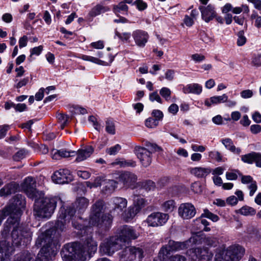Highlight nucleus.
Wrapping results in <instances>:
<instances>
[{
  "instance_id": "1",
  "label": "nucleus",
  "mask_w": 261,
  "mask_h": 261,
  "mask_svg": "<svg viewBox=\"0 0 261 261\" xmlns=\"http://www.w3.org/2000/svg\"><path fill=\"white\" fill-rule=\"evenodd\" d=\"M25 206L24 197L17 194L10 200L9 204L2 211H0V225L5 217L10 216L2 232L4 239H6L10 228L13 227L10 238L12 241L11 245L8 240L0 241V261H8L9 259L14 251V246H18L22 243L23 245L27 244L31 240L32 232L30 230L19 226L20 217Z\"/></svg>"
},
{
  "instance_id": "2",
  "label": "nucleus",
  "mask_w": 261,
  "mask_h": 261,
  "mask_svg": "<svg viewBox=\"0 0 261 261\" xmlns=\"http://www.w3.org/2000/svg\"><path fill=\"white\" fill-rule=\"evenodd\" d=\"M89 204L88 199L84 197H79L75 202L71 205L65 207L62 205L60 207L58 218L55 224V228L58 232H62L65 230L69 225L70 220L74 228L82 230L84 226L80 222L74 221L76 217L75 216V212L81 213L87 208Z\"/></svg>"
},
{
  "instance_id": "3",
  "label": "nucleus",
  "mask_w": 261,
  "mask_h": 261,
  "mask_svg": "<svg viewBox=\"0 0 261 261\" xmlns=\"http://www.w3.org/2000/svg\"><path fill=\"white\" fill-rule=\"evenodd\" d=\"M97 245V243L89 237L83 244L73 242L65 245L61 255L64 261H85L96 252Z\"/></svg>"
},
{
  "instance_id": "4",
  "label": "nucleus",
  "mask_w": 261,
  "mask_h": 261,
  "mask_svg": "<svg viewBox=\"0 0 261 261\" xmlns=\"http://www.w3.org/2000/svg\"><path fill=\"white\" fill-rule=\"evenodd\" d=\"M139 234L130 226H123L120 228L119 238L111 237L106 239L99 246V250L103 254L112 255L115 251L122 248L123 243L129 240L136 239Z\"/></svg>"
},
{
  "instance_id": "5",
  "label": "nucleus",
  "mask_w": 261,
  "mask_h": 261,
  "mask_svg": "<svg viewBox=\"0 0 261 261\" xmlns=\"http://www.w3.org/2000/svg\"><path fill=\"white\" fill-rule=\"evenodd\" d=\"M38 247L42 246L37 255L36 261H50L56 256L60 247L57 238H54L51 235L50 230H46L38 237L36 242Z\"/></svg>"
},
{
  "instance_id": "6",
  "label": "nucleus",
  "mask_w": 261,
  "mask_h": 261,
  "mask_svg": "<svg viewBox=\"0 0 261 261\" xmlns=\"http://www.w3.org/2000/svg\"><path fill=\"white\" fill-rule=\"evenodd\" d=\"M37 197L34 204V215L41 218H49L55 212L58 203L63 204V201L60 196Z\"/></svg>"
},
{
  "instance_id": "7",
  "label": "nucleus",
  "mask_w": 261,
  "mask_h": 261,
  "mask_svg": "<svg viewBox=\"0 0 261 261\" xmlns=\"http://www.w3.org/2000/svg\"><path fill=\"white\" fill-rule=\"evenodd\" d=\"M245 249L239 245H232L225 248L224 245L216 249L215 261H239L243 257Z\"/></svg>"
},
{
  "instance_id": "8",
  "label": "nucleus",
  "mask_w": 261,
  "mask_h": 261,
  "mask_svg": "<svg viewBox=\"0 0 261 261\" xmlns=\"http://www.w3.org/2000/svg\"><path fill=\"white\" fill-rule=\"evenodd\" d=\"M104 202L98 200L92 206V210L89 219L91 225L97 226L107 229L110 227L112 219L109 215L104 213Z\"/></svg>"
},
{
  "instance_id": "9",
  "label": "nucleus",
  "mask_w": 261,
  "mask_h": 261,
  "mask_svg": "<svg viewBox=\"0 0 261 261\" xmlns=\"http://www.w3.org/2000/svg\"><path fill=\"white\" fill-rule=\"evenodd\" d=\"M144 194L142 189H140V191L136 190L133 195V205L129 206L127 211L125 212L123 215V218L126 221H129L139 213L140 211L145 207L146 201L141 195Z\"/></svg>"
},
{
  "instance_id": "10",
  "label": "nucleus",
  "mask_w": 261,
  "mask_h": 261,
  "mask_svg": "<svg viewBox=\"0 0 261 261\" xmlns=\"http://www.w3.org/2000/svg\"><path fill=\"white\" fill-rule=\"evenodd\" d=\"M169 219L168 214L156 212L148 216L145 222L148 226L158 227L164 225Z\"/></svg>"
},
{
  "instance_id": "11",
  "label": "nucleus",
  "mask_w": 261,
  "mask_h": 261,
  "mask_svg": "<svg viewBox=\"0 0 261 261\" xmlns=\"http://www.w3.org/2000/svg\"><path fill=\"white\" fill-rule=\"evenodd\" d=\"M22 187L28 196L30 198H37V197H42L43 195L41 191H38L35 188L36 181L32 177H28L24 179Z\"/></svg>"
},
{
  "instance_id": "12",
  "label": "nucleus",
  "mask_w": 261,
  "mask_h": 261,
  "mask_svg": "<svg viewBox=\"0 0 261 261\" xmlns=\"http://www.w3.org/2000/svg\"><path fill=\"white\" fill-rule=\"evenodd\" d=\"M187 253L193 261L197 259L208 261L213 256V253L206 248H193L189 249Z\"/></svg>"
},
{
  "instance_id": "13",
  "label": "nucleus",
  "mask_w": 261,
  "mask_h": 261,
  "mask_svg": "<svg viewBox=\"0 0 261 261\" xmlns=\"http://www.w3.org/2000/svg\"><path fill=\"white\" fill-rule=\"evenodd\" d=\"M51 178L56 184H64L72 181L73 176L68 169H60L54 172Z\"/></svg>"
},
{
  "instance_id": "14",
  "label": "nucleus",
  "mask_w": 261,
  "mask_h": 261,
  "mask_svg": "<svg viewBox=\"0 0 261 261\" xmlns=\"http://www.w3.org/2000/svg\"><path fill=\"white\" fill-rule=\"evenodd\" d=\"M196 210L191 203H183L178 208V214L184 220H189L195 216Z\"/></svg>"
},
{
  "instance_id": "15",
  "label": "nucleus",
  "mask_w": 261,
  "mask_h": 261,
  "mask_svg": "<svg viewBox=\"0 0 261 261\" xmlns=\"http://www.w3.org/2000/svg\"><path fill=\"white\" fill-rule=\"evenodd\" d=\"M136 154L144 167H147L151 163V152L144 147H137L135 148Z\"/></svg>"
},
{
  "instance_id": "16",
  "label": "nucleus",
  "mask_w": 261,
  "mask_h": 261,
  "mask_svg": "<svg viewBox=\"0 0 261 261\" xmlns=\"http://www.w3.org/2000/svg\"><path fill=\"white\" fill-rule=\"evenodd\" d=\"M153 261H186V258L178 254L169 257L167 247H163L159 253L158 258Z\"/></svg>"
},
{
  "instance_id": "17",
  "label": "nucleus",
  "mask_w": 261,
  "mask_h": 261,
  "mask_svg": "<svg viewBox=\"0 0 261 261\" xmlns=\"http://www.w3.org/2000/svg\"><path fill=\"white\" fill-rule=\"evenodd\" d=\"M199 9L201 14L202 19L207 23L216 17L217 13L215 7L211 4L206 7L200 6Z\"/></svg>"
},
{
  "instance_id": "18",
  "label": "nucleus",
  "mask_w": 261,
  "mask_h": 261,
  "mask_svg": "<svg viewBox=\"0 0 261 261\" xmlns=\"http://www.w3.org/2000/svg\"><path fill=\"white\" fill-rule=\"evenodd\" d=\"M118 180L123 184L124 187H131L136 182L137 176L133 173L126 171L119 174Z\"/></svg>"
},
{
  "instance_id": "19",
  "label": "nucleus",
  "mask_w": 261,
  "mask_h": 261,
  "mask_svg": "<svg viewBox=\"0 0 261 261\" xmlns=\"http://www.w3.org/2000/svg\"><path fill=\"white\" fill-rule=\"evenodd\" d=\"M132 36L136 45L140 47H144L149 39L148 33L140 30L133 32Z\"/></svg>"
},
{
  "instance_id": "20",
  "label": "nucleus",
  "mask_w": 261,
  "mask_h": 261,
  "mask_svg": "<svg viewBox=\"0 0 261 261\" xmlns=\"http://www.w3.org/2000/svg\"><path fill=\"white\" fill-rule=\"evenodd\" d=\"M109 8L101 4H97L91 9L88 12L86 18L89 21H92L95 17L109 11Z\"/></svg>"
},
{
  "instance_id": "21",
  "label": "nucleus",
  "mask_w": 261,
  "mask_h": 261,
  "mask_svg": "<svg viewBox=\"0 0 261 261\" xmlns=\"http://www.w3.org/2000/svg\"><path fill=\"white\" fill-rule=\"evenodd\" d=\"M129 251L128 258L130 261H140L143 257V251L139 247H130L125 249V252Z\"/></svg>"
},
{
  "instance_id": "22",
  "label": "nucleus",
  "mask_w": 261,
  "mask_h": 261,
  "mask_svg": "<svg viewBox=\"0 0 261 261\" xmlns=\"http://www.w3.org/2000/svg\"><path fill=\"white\" fill-rule=\"evenodd\" d=\"M111 204L114 210L122 212L126 207L127 201L124 198L116 197L112 199Z\"/></svg>"
},
{
  "instance_id": "23",
  "label": "nucleus",
  "mask_w": 261,
  "mask_h": 261,
  "mask_svg": "<svg viewBox=\"0 0 261 261\" xmlns=\"http://www.w3.org/2000/svg\"><path fill=\"white\" fill-rule=\"evenodd\" d=\"M163 247H167V249L169 251V255L170 252L172 251H178L184 250L188 248L187 243L186 242H175L173 240H169L167 245Z\"/></svg>"
},
{
  "instance_id": "24",
  "label": "nucleus",
  "mask_w": 261,
  "mask_h": 261,
  "mask_svg": "<svg viewBox=\"0 0 261 261\" xmlns=\"http://www.w3.org/2000/svg\"><path fill=\"white\" fill-rule=\"evenodd\" d=\"M93 151L94 148L91 146H87L79 149L77 152H76V155H77L76 161L80 162L87 159L91 156Z\"/></svg>"
},
{
  "instance_id": "25",
  "label": "nucleus",
  "mask_w": 261,
  "mask_h": 261,
  "mask_svg": "<svg viewBox=\"0 0 261 261\" xmlns=\"http://www.w3.org/2000/svg\"><path fill=\"white\" fill-rule=\"evenodd\" d=\"M203 218V217L201 216L200 217L194 220L193 221V226L197 230L210 231L211 230V228L208 227L209 225V222Z\"/></svg>"
},
{
  "instance_id": "26",
  "label": "nucleus",
  "mask_w": 261,
  "mask_h": 261,
  "mask_svg": "<svg viewBox=\"0 0 261 261\" xmlns=\"http://www.w3.org/2000/svg\"><path fill=\"white\" fill-rule=\"evenodd\" d=\"M227 99V95L223 94L221 96H214L210 97L209 99H206L204 101V104L207 107H211L212 105L225 102Z\"/></svg>"
},
{
  "instance_id": "27",
  "label": "nucleus",
  "mask_w": 261,
  "mask_h": 261,
  "mask_svg": "<svg viewBox=\"0 0 261 261\" xmlns=\"http://www.w3.org/2000/svg\"><path fill=\"white\" fill-rule=\"evenodd\" d=\"M220 142L227 150L237 155H239L241 153V148L236 147L231 139L229 138H223L221 139Z\"/></svg>"
},
{
  "instance_id": "28",
  "label": "nucleus",
  "mask_w": 261,
  "mask_h": 261,
  "mask_svg": "<svg viewBox=\"0 0 261 261\" xmlns=\"http://www.w3.org/2000/svg\"><path fill=\"white\" fill-rule=\"evenodd\" d=\"M202 90V86L197 83L188 84L182 88V92L185 94L192 93L199 95Z\"/></svg>"
},
{
  "instance_id": "29",
  "label": "nucleus",
  "mask_w": 261,
  "mask_h": 261,
  "mask_svg": "<svg viewBox=\"0 0 261 261\" xmlns=\"http://www.w3.org/2000/svg\"><path fill=\"white\" fill-rule=\"evenodd\" d=\"M211 172L208 168H204L201 167H197L190 169V172L198 178H203L206 177Z\"/></svg>"
},
{
  "instance_id": "30",
  "label": "nucleus",
  "mask_w": 261,
  "mask_h": 261,
  "mask_svg": "<svg viewBox=\"0 0 261 261\" xmlns=\"http://www.w3.org/2000/svg\"><path fill=\"white\" fill-rule=\"evenodd\" d=\"M18 185L12 182L6 185L0 190V196L1 197L6 196L16 192Z\"/></svg>"
},
{
  "instance_id": "31",
  "label": "nucleus",
  "mask_w": 261,
  "mask_h": 261,
  "mask_svg": "<svg viewBox=\"0 0 261 261\" xmlns=\"http://www.w3.org/2000/svg\"><path fill=\"white\" fill-rule=\"evenodd\" d=\"M203 235L193 234L188 240L186 241L187 243V247H188L192 245L203 244Z\"/></svg>"
},
{
  "instance_id": "32",
  "label": "nucleus",
  "mask_w": 261,
  "mask_h": 261,
  "mask_svg": "<svg viewBox=\"0 0 261 261\" xmlns=\"http://www.w3.org/2000/svg\"><path fill=\"white\" fill-rule=\"evenodd\" d=\"M128 9V6L123 1L120 2L118 5H114L113 6V11L116 15L120 13H127Z\"/></svg>"
},
{
  "instance_id": "33",
  "label": "nucleus",
  "mask_w": 261,
  "mask_h": 261,
  "mask_svg": "<svg viewBox=\"0 0 261 261\" xmlns=\"http://www.w3.org/2000/svg\"><path fill=\"white\" fill-rule=\"evenodd\" d=\"M114 165H119L121 168H125L127 167H134L136 166V162L132 160H126L124 159H121L119 160H116L115 162L113 163Z\"/></svg>"
},
{
  "instance_id": "34",
  "label": "nucleus",
  "mask_w": 261,
  "mask_h": 261,
  "mask_svg": "<svg viewBox=\"0 0 261 261\" xmlns=\"http://www.w3.org/2000/svg\"><path fill=\"white\" fill-rule=\"evenodd\" d=\"M175 202L173 200H169L163 202L161 205L162 209L166 212H171L175 207Z\"/></svg>"
},
{
  "instance_id": "35",
  "label": "nucleus",
  "mask_w": 261,
  "mask_h": 261,
  "mask_svg": "<svg viewBox=\"0 0 261 261\" xmlns=\"http://www.w3.org/2000/svg\"><path fill=\"white\" fill-rule=\"evenodd\" d=\"M239 213L246 216H253L255 214L256 211L252 207L245 205L239 210Z\"/></svg>"
},
{
  "instance_id": "36",
  "label": "nucleus",
  "mask_w": 261,
  "mask_h": 261,
  "mask_svg": "<svg viewBox=\"0 0 261 261\" xmlns=\"http://www.w3.org/2000/svg\"><path fill=\"white\" fill-rule=\"evenodd\" d=\"M117 182L114 180H105L103 184L105 185V190L106 191H113L117 186Z\"/></svg>"
},
{
  "instance_id": "37",
  "label": "nucleus",
  "mask_w": 261,
  "mask_h": 261,
  "mask_svg": "<svg viewBox=\"0 0 261 261\" xmlns=\"http://www.w3.org/2000/svg\"><path fill=\"white\" fill-rule=\"evenodd\" d=\"M106 130L111 135L115 134V125L113 120L111 119H107L106 121Z\"/></svg>"
},
{
  "instance_id": "38",
  "label": "nucleus",
  "mask_w": 261,
  "mask_h": 261,
  "mask_svg": "<svg viewBox=\"0 0 261 261\" xmlns=\"http://www.w3.org/2000/svg\"><path fill=\"white\" fill-rule=\"evenodd\" d=\"M255 154V152H252L251 153L243 155L241 156V160L245 163L251 164L254 162Z\"/></svg>"
},
{
  "instance_id": "39",
  "label": "nucleus",
  "mask_w": 261,
  "mask_h": 261,
  "mask_svg": "<svg viewBox=\"0 0 261 261\" xmlns=\"http://www.w3.org/2000/svg\"><path fill=\"white\" fill-rule=\"evenodd\" d=\"M208 156L212 160H216L218 162H224L222 155L218 151L213 150L208 152Z\"/></svg>"
},
{
  "instance_id": "40",
  "label": "nucleus",
  "mask_w": 261,
  "mask_h": 261,
  "mask_svg": "<svg viewBox=\"0 0 261 261\" xmlns=\"http://www.w3.org/2000/svg\"><path fill=\"white\" fill-rule=\"evenodd\" d=\"M154 188L155 183L151 180H148L143 182L142 184V187L139 188L137 190L140 191V189H142V192L144 193V190L148 192L153 190Z\"/></svg>"
},
{
  "instance_id": "41",
  "label": "nucleus",
  "mask_w": 261,
  "mask_h": 261,
  "mask_svg": "<svg viewBox=\"0 0 261 261\" xmlns=\"http://www.w3.org/2000/svg\"><path fill=\"white\" fill-rule=\"evenodd\" d=\"M31 254L29 252H24L17 255L13 261H33Z\"/></svg>"
},
{
  "instance_id": "42",
  "label": "nucleus",
  "mask_w": 261,
  "mask_h": 261,
  "mask_svg": "<svg viewBox=\"0 0 261 261\" xmlns=\"http://www.w3.org/2000/svg\"><path fill=\"white\" fill-rule=\"evenodd\" d=\"M201 216L208 218L213 222H217L219 220V217L217 215L211 213L207 209L204 210Z\"/></svg>"
},
{
  "instance_id": "43",
  "label": "nucleus",
  "mask_w": 261,
  "mask_h": 261,
  "mask_svg": "<svg viewBox=\"0 0 261 261\" xmlns=\"http://www.w3.org/2000/svg\"><path fill=\"white\" fill-rule=\"evenodd\" d=\"M28 154L27 150L24 149H20L13 155V159L15 161H19L24 158Z\"/></svg>"
},
{
  "instance_id": "44",
  "label": "nucleus",
  "mask_w": 261,
  "mask_h": 261,
  "mask_svg": "<svg viewBox=\"0 0 261 261\" xmlns=\"http://www.w3.org/2000/svg\"><path fill=\"white\" fill-rule=\"evenodd\" d=\"M203 239V244L209 246H215L218 243V239L215 237H206L204 236Z\"/></svg>"
},
{
  "instance_id": "45",
  "label": "nucleus",
  "mask_w": 261,
  "mask_h": 261,
  "mask_svg": "<svg viewBox=\"0 0 261 261\" xmlns=\"http://www.w3.org/2000/svg\"><path fill=\"white\" fill-rule=\"evenodd\" d=\"M145 124L146 127L153 128L158 125L159 121L157 119L149 117L146 120Z\"/></svg>"
},
{
  "instance_id": "46",
  "label": "nucleus",
  "mask_w": 261,
  "mask_h": 261,
  "mask_svg": "<svg viewBox=\"0 0 261 261\" xmlns=\"http://www.w3.org/2000/svg\"><path fill=\"white\" fill-rule=\"evenodd\" d=\"M121 149L119 144H116L113 146L108 148L106 150V153L111 155H116Z\"/></svg>"
},
{
  "instance_id": "47",
  "label": "nucleus",
  "mask_w": 261,
  "mask_h": 261,
  "mask_svg": "<svg viewBox=\"0 0 261 261\" xmlns=\"http://www.w3.org/2000/svg\"><path fill=\"white\" fill-rule=\"evenodd\" d=\"M237 45L241 46L245 44L247 39L244 36V31H240L238 33Z\"/></svg>"
},
{
  "instance_id": "48",
  "label": "nucleus",
  "mask_w": 261,
  "mask_h": 261,
  "mask_svg": "<svg viewBox=\"0 0 261 261\" xmlns=\"http://www.w3.org/2000/svg\"><path fill=\"white\" fill-rule=\"evenodd\" d=\"M59 153L61 154V158L74 156L76 155V151L67 150L66 149L59 150Z\"/></svg>"
},
{
  "instance_id": "49",
  "label": "nucleus",
  "mask_w": 261,
  "mask_h": 261,
  "mask_svg": "<svg viewBox=\"0 0 261 261\" xmlns=\"http://www.w3.org/2000/svg\"><path fill=\"white\" fill-rule=\"evenodd\" d=\"M115 36L118 37L119 39L123 41H127L130 38L131 34L130 33L125 32L123 33H121L117 31H115Z\"/></svg>"
},
{
  "instance_id": "50",
  "label": "nucleus",
  "mask_w": 261,
  "mask_h": 261,
  "mask_svg": "<svg viewBox=\"0 0 261 261\" xmlns=\"http://www.w3.org/2000/svg\"><path fill=\"white\" fill-rule=\"evenodd\" d=\"M171 91L166 87L162 88L160 91V94L164 97L167 101L170 99Z\"/></svg>"
},
{
  "instance_id": "51",
  "label": "nucleus",
  "mask_w": 261,
  "mask_h": 261,
  "mask_svg": "<svg viewBox=\"0 0 261 261\" xmlns=\"http://www.w3.org/2000/svg\"><path fill=\"white\" fill-rule=\"evenodd\" d=\"M57 118L61 122V124L60 125L61 128L63 129L67 123L69 118L66 115L63 114H59L57 116Z\"/></svg>"
},
{
  "instance_id": "52",
  "label": "nucleus",
  "mask_w": 261,
  "mask_h": 261,
  "mask_svg": "<svg viewBox=\"0 0 261 261\" xmlns=\"http://www.w3.org/2000/svg\"><path fill=\"white\" fill-rule=\"evenodd\" d=\"M248 188L249 189V195L252 196L257 189V186L256 182L254 180L251 183L249 184L248 186Z\"/></svg>"
},
{
  "instance_id": "53",
  "label": "nucleus",
  "mask_w": 261,
  "mask_h": 261,
  "mask_svg": "<svg viewBox=\"0 0 261 261\" xmlns=\"http://www.w3.org/2000/svg\"><path fill=\"white\" fill-rule=\"evenodd\" d=\"M149 100L151 101L155 100L160 103H162V100L156 91L153 92L149 94Z\"/></svg>"
},
{
  "instance_id": "54",
  "label": "nucleus",
  "mask_w": 261,
  "mask_h": 261,
  "mask_svg": "<svg viewBox=\"0 0 261 261\" xmlns=\"http://www.w3.org/2000/svg\"><path fill=\"white\" fill-rule=\"evenodd\" d=\"M251 18L252 19H255V26L257 28L261 27V16H258L256 12H253L251 16Z\"/></svg>"
},
{
  "instance_id": "55",
  "label": "nucleus",
  "mask_w": 261,
  "mask_h": 261,
  "mask_svg": "<svg viewBox=\"0 0 261 261\" xmlns=\"http://www.w3.org/2000/svg\"><path fill=\"white\" fill-rule=\"evenodd\" d=\"M88 120L91 122L94 128L98 131L100 130V125L98 123L96 118L93 116H90L88 118Z\"/></svg>"
},
{
  "instance_id": "56",
  "label": "nucleus",
  "mask_w": 261,
  "mask_h": 261,
  "mask_svg": "<svg viewBox=\"0 0 261 261\" xmlns=\"http://www.w3.org/2000/svg\"><path fill=\"white\" fill-rule=\"evenodd\" d=\"M252 64L253 66L258 67L261 66V55H254L252 59Z\"/></svg>"
},
{
  "instance_id": "57",
  "label": "nucleus",
  "mask_w": 261,
  "mask_h": 261,
  "mask_svg": "<svg viewBox=\"0 0 261 261\" xmlns=\"http://www.w3.org/2000/svg\"><path fill=\"white\" fill-rule=\"evenodd\" d=\"M9 128V125L7 124L0 126V139L5 137L6 133Z\"/></svg>"
},
{
  "instance_id": "58",
  "label": "nucleus",
  "mask_w": 261,
  "mask_h": 261,
  "mask_svg": "<svg viewBox=\"0 0 261 261\" xmlns=\"http://www.w3.org/2000/svg\"><path fill=\"white\" fill-rule=\"evenodd\" d=\"M151 115L154 119H157L158 121L162 120L164 116L163 112L159 110H153Z\"/></svg>"
},
{
  "instance_id": "59",
  "label": "nucleus",
  "mask_w": 261,
  "mask_h": 261,
  "mask_svg": "<svg viewBox=\"0 0 261 261\" xmlns=\"http://www.w3.org/2000/svg\"><path fill=\"white\" fill-rule=\"evenodd\" d=\"M240 94L242 98L246 99L251 98L253 96V93L252 90L247 89L242 91Z\"/></svg>"
},
{
  "instance_id": "60",
  "label": "nucleus",
  "mask_w": 261,
  "mask_h": 261,
  "mask_svg": "<svg viewBox=\"0 0 261 261\" xmlns=\"http://www.w3.org/2000/svg\"><path fill=\"white\" fill-rule=\"evenodd\" d=\"M28 41V38L27 36L24 35L20 37L18 41L19 47L21 48L25 47L27 45Z\"/></svg>"
},
{
  "instance_id": "61",
  "label": "nucleus",
  "mask_w": 261,
  "mask_h": 261,
  "mask_svg": "<svg viewBox=\"0 0 261 261\" xmlns=\"http://www.w3.org/2000/svg\"><path fill=\"white\" fill-rule=\"evenodd\" d=\"M253 181V178L250 175H241V182L243 184H249Z\"/></svg>"
},
{
  "instance_id": "62",
  "label": "nucleus",
  "mask_w": 261,
  "mask_h": 261,
  "mask_svg": "<svg viewBox=\"0 0 261 261\" xmlns=\"http://www.w3.org/2000/svg\"><path fill=\"white\" fill-rule=\"evenodd\" d=\"M179 110L178 106L175 103H173L168 108V112L173 114V115H175L178 112Z\"/></svg>"
},
{
  "instance_id": "63",
  "label": "nucleus",
  "mask_w": 261,
  "mask_h": 261,
  "mask_svg": "<svg viewBox=\"0 0 261 261\" xmlns=\"http://www.w3.org/2000/svg\"><path fill=\"white\" fill-rule=\"evenodd\" d=\"M191 58L195 62H201L205 60L204 56L198 54L192 55Z\"/></svg>"
},
{
  "instance_id": "64",
  "label": "nucleus",
  "mask_w": 261,
  "mask_h": 261,
  "mask_svg": "<svg viewBox=\"0 0 261 261\" xmlns=\"http://www.w3.org/2000/svg\"><path fill=\"white\" fill-rule=\"evenodd\" d=\"M184 23L186 26L190 27L194 24L193 18H192L190 16L186 15L184 19Z\"/></svg>"
}]
</instances>
